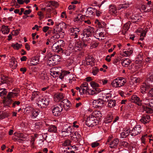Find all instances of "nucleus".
Returning <instances> with one entry per match:
<instances>
[{
    "mask_svg": "<svg viewBox=\"0 0 153 153\" xmlns=\"http://www.w3.org/2000/svg\"><path fill=\"white\" fill-rule=\"evenodd\" d=\"M90 85L93 88V89H94L96 88H98L100 86L98 84L93 81H92L90 82Z\"/></svg>",
    "mask_w": 153,
    "mask_h": 153,
    "instance_id": "nucleus-30",
    "label": "nucleus"
},
{
    "mask_svg": "<svg viewBox=\"0 0 153 153\" xmlns=\"http://www.w3.org/2000/svg\"><path fill=\"white\" fill-rule=\"evenodd\" d=\"M39 59L38 57H35L32 58L30 61V64L33 65H36L39 62Z\"/></svg>",
    "mask_w": 153,
    "mask_h": 153,
    "instance_id": "nucleus-17",
    "label": "nucleus"
},
{
    "mask_svg": "<svg viewBox=\"0 0 153 153\" xmlns=\"http://www.w3.org/2000/svg\"><path fill=\"white\" fill-rule=\"evenodd\" d=\"M25 109L26 111H31L32 112L33 109L31 107L28 106L26 107Z\"/></svg>",
    "mask_w": 153,
    "mask_h": 153,
    "instance_id": "nucleus-48",
    "label": "nucleus"
},
{
    "mask_svg": "<svg viewBox=\"0 0 153 153\" xmlns=\"http://www.w3.org/2000/svg\"><path fill=\"white\" fill-rule=\"evenodd\" d=\"M7 91L5 88H1L0 89V96L2 99H4L6 97Z\"/></svg>",
    "mask_w": 153,
    "mask_h": 153,
    "instance_id": "nucleus-12",
    "label": "nucleus"
},
{
    "mask_svg": "<svg viewBox=\"0 0 153 153\" xmlns=\"http://www.w3.org/2000/svg\"><path fill=\"white\" fill-rule=\"evenodd\" d=\"M63 41L62 40L59 39L58 40V53L59 52H63L62 48L64 45L63 43Z\"/></svg>",
    "mask_w": 153,
    "mask_h": 153,
    "instance_id": "nucleus-7",
    "label": "nucleus"
},
{
    "mask_svg": "<svg viewBox=\"0 0 153 153\" xmlns=\"http://www.w3.org/2000/svg\"><path fill=\"white\" fill-rule=\"evenodd\" d=\"M92 121V120H91L89 118H88L85 121V124L88 127H91V125L92 124L91 122Z\"/></svg>",
    "mask_w": 153,
    "mask_h": 153,
    "instance_id": "nucleus-35",
    "label": "nucleus"
},
{
    "mask_svg": "<svg viewBox=\"0 0 153 153\" xmlns=\"http://www.w3.org/2000/svg\"><path fill=\"white\" fill-rule=\"evenodd\" d=\"M131 101L137 104L139 106H140L141 105V100L139 97L135 95L132 96Z\"/></svg>",
    "mask_w": 153,
    "mask_h": 153,
    "instance_id": "nucleus-4",
    "label": "nucleus"
},
{
    "mask_svg": "<svg viewBox=\"0 0 153 153\" xmlns=\"http://www.w3.org/2000/svg\"><path fill=\"white\" fill-rule=\"evenodd\" d=\"M2 33L4 34H7L9 32V29L7 26L3 25L1 29Z\"/></svg>",
    "mask_w": 153,
    "mask_h": 153,
    "instance_id": "nucleus-20",
    "label": "nucleus"
},
{
    "mask_svg": "<svg viewBox=\"0 0 153 153\" xmlns=\"http://www.w3.org/2000/svg\"><path fill=\"white\" fill-rule=\"evenodd\" d=\"M147 100H148V102L146 103V105L148 106L151 107H153V99H147Z\"/></svg>",
    "mask_w": 153,
    "mask_h": 153,
    "instance_id": "nucleus-33",
    "label": "nucleus"
},
{
    "mask_svg": "<svg viewBox=\"0 0 153 153\" xmlns=\"http://www.w3.org/2000/svg\"><path fill=\"white\" fill-rule=\"evenodd\" d=\"M94 31V29L93 27H90L88 28H85L83 30L84 36L86 35V38L91 36Z\"/></svg>",
    "mask_w": 153,
    "mask_h": 153,
    "instance_id": "nucleus-2",
    "label": "nucleus"
},
{
    "mask_svg": "<svg viewBox=\"0 0 153 153\" xmlns=\"http://www.w3.org/2000/svg\"><path fill=\"white\" fill-rule=\"evenodd\" d=\"M148 96L151 97H153V88L149 90L148 94Z\"/></svg>",
    "mask_w": 153,
    "mask_h": 153,
    "instance_id": "nucleus-46",
    "label": "nucleus"
},
{
    "mask_svg": "<svg viewBox=\"0 0 153 153\" xmlns=\"http://www.w3.org/2000/svg\"><path fill=\"white\" fill-rule=\"evenodd\" d=\"M131 62V61L128 58L124 59L121 62L122 65L125 67H128L130 63Z\"/></svg>",
    "mask_w": 153,
    "mask_h": 153,
    "instance_id": "nucleus-10",
    "label": "nucleus"
},
{
    "mask_svg": "<svg viewBox=\"0 0 153 153\" xmlns=\"http://www.w3.org/2000/svg\"><path fill=\"white\" fill-rule=\"evenodd\" d=\"M12 82V81L11 79L8 76L4 75L1 78L0 84L1 85L4 83H6L7 84V85L9 86L10 85V84Z\"/></svg>",
    "mask_w": 153,
    "mask_h": 153,
    "instance_id": "nucleus-3",
    "label": "nucleus"
},
{
    "mask_svg": "<svg viewBox=\"0 0 153 153\" xmlns=\"http://www.w3.org/2000/svg\"><path fill=\"white\" fill-rule=\"evenodd\" d=\"M49 28V27L48 26H45L43 27V31L44 32H46Z\"/></svg>",
    "mask_w": 153,
    "mask_h": 153,
    "instance_id": "nucleus-53",
    "label": "nucleus"
},
{
    "mask_svg": "<svg viewBox=\"0 0 153 153\" xmlns=\"http://www.w3.org/2000/svg\"><path fill=\"white\" fill-rule=\"evenodd\" d=\"M95 11V14H96L97 16H99L100 15L101 13H100L99 11H98L97 9L96 11Z\"/></svg>",
    "mask_w": 153,
    "mask_h": 153,
    "instance_id": "nucleus-60",
    "label": "nucleus"
},
{
    "mask_svg": "<svg viewBox=\"0 0 153 153\" xmlns=\"http://www.w3.org/2000/svg\"><path fill=\"white\" fill-rule=\"evenodd\" d=\"M129 134L128 132H123L121 134V137L122 138H124L128 136Z\"/></svg>",
    "mask_w": 153,
    "mask_h": 153,
    "instance_id": "nucleus-42",
    "label": "nucleus"
},
{
    "mask_svg": "<svg viewBox=\"0 0 153 153\" xmlns=\"http://www.w3.org/2000/svg\"><path fill=\"white\" fill-rule=\"evenodd\" d=\"M10 65L12 68L15 69L17 66V62L14 59H12L11 60Z\"/></svg>",
    "mask_w": 153,
    "mask_h": 153,
    "instance_id": "nucleus-22",
    "label": "nucleus"
},
{
    "mask_svg": "<svg viewBox=\"0 0 153 153\" xmlns=\"http://www.w3.org/2000/svg\"><path fill=\"white\" fill-rule=\"evenodd\" d=\"M70 72H69L65 71H62V70H61V72L59 73L58 72V75L59 74V78L61 79H63L64 76L66 75L67 74H69Z\"/></svg>",
    "mask_w": 153,
    "mask_h": 153,
    "instance_id": "nucleus-19",
    "label": "nucleus"
},
{
    "mask_svg": "<svg viewBox=\"0 0 153 153\" xmlns=\"http://www.w3.org/2000/svg\"><path fill=\"white\" fill-rule=\"evenodd\" d=\"M38 15L40 16V19L43 18L44 17L43 13L41 11L38 12Z\"/></svg>",
    "mask_w": 153,
    "mask_h": 153,
    "instance_id": "nucleus-51",
    "label": "nucleus"
},
{
    "mask_svg": "<svg viewBox=\"0 0 153 153\" xmlns=\"http://www.w3.org/2000/svg\"><path fill=\"white\" fill-rule=\"evenodd\" d=\"M133 80V82H134L136 83H137L139 82L140 80L139 79L135 78Z\"/></svg>",
    "mask_w": 153,
    "mask_h": 153,
    "instance_id": "nucleus-54",
    "label": "nucleus"
},
{
    "mask_svg": "<svg viewBox=\"0 0 153 153\" xmlns=\"http://www.w3.org/2000/svg\"><path fill=\"white\" fill-rule=\"evenodd\" d=\"M141 122L144 124H146L149 122L150 120V117L149 115L143 116L140 120Z\"/></svg>",
    "mask_w": 153,
    "mask_h": 153,
    "instance_id": "nucleus-8",
    "label": "nucleus"
},
{
    "mask_svg": "<svg viewBox=\"0 0 153 153\" xmlns=\"http://www.w3.org/2000/svg\"><path fill=\"white\" fill-rule=\"evenodd\" d=\"M118 142L119 140L118 139H115L110 144V148H116L118 144Z\"/></svg>",
    "mask_w": 153,
    "mask_h": 153,
    "instance_id": "nucleus-11",
    "label": "nucleus"
},
{
    "mask_svg": "<svg viewBox=\"0 0 153 153\" xmlns=\"http://www.w3.org/2000/svg\"><path fill=\"white\" fill-rule=\"evenodd\" d=\"M109 12L111 14H116L117 13V9L114 6H111L109 8Z\"/></svg>",
    "mask_w": 153,
    "mask_h": 153,
    "instance_id": "nucleus-15",
    "label": "nucleus"
},
{
    "mask_svg": "<svg viewBox=\"0 0 153 153\" xmlns=\"http://www.w3.org/2000/svg\"><path fill=\"white\" fill-rule=\"evenodd\" d=\"M20 104V102L19 101H15L12 104V107L15 108L16 106V105H18Z\"/></svg>",
    "mask_w": 153,
    "mask_h": 153,
    "instance_id": "nucleus-44",
    "label": "nucleus"
},
{
    "mask_svg": "<svg viewBox=\"0 0 153 153\" xmlns=\"http://www.w3.org/2000/svg\"><path fill=\"white\" fill-rule=\"evenodd\" d=\"M55 38H56V37H55V36L53 37V38H51V39L54 40L53 42H54V44L52 46V48L53 50L55 52L57 50V45L56 44L57 39H55Z\"/></svg>",
    "mask_w": 153,
    "mask_h": 153,
    "instance_id": "nucleus-13",
    "label": "nucleus"
},
{
    "mask_svg": "<svg viewBox=\"0 0 153 153\" xmlns=\"http://www.w3.org/2000/svg\"><path fill=\"white\" fill-rule=\"evenodd\" d=\"M64 98V96L62 94L60 93L58 94V100L59 101H61V102H62L63 104L66 102H68V100H63Z\"/></svg>",
    "mask_w": 153,
    "mask_h": 153,
    "instance_id": "nucleus-14",
    "label": "nucleus"
},
{
    "mask_svg": "<svg viewBox=\"0 0 153 153\" xmlns=\"http://www.w3.org/2000/svg\"><path fill=\"white\" fill-rule=\"evenodd\" d=\"M57 5V2L52 1H49L48 2V4L47 5V6L50 7L51 6V5L55 7H56Z\"/></svg>",
    "mask_w": 153,
    "mask_h": 153,
    "instance_id": "nucleus-31",
    "label": "nucleus"
},
{
    "mask_svg": "<svg viewBox=\"0 0 153 153\" xmlns=\"http://www.w3.org/2000/svg\"><path fill=\"white\" fill-rule=\"evenodd\" d=\"M133 52V50L132 49L129 48L127 51H124V53L127 56H130L132 53Z\"/></svg>",
    "mask_w": 153,
    "mask_h": 153,
    "instance_id": "nucleus-36",
    "label": "nucleus"
},
{
    "mask_svg": "<svg viewBox=\"0 0 153 153\" xmlns=\"http://www.w3.org/2000/svg\"><path fill=\"white\" fill-rule=\"evenodd\" d=\"M147 79L148 80L152 82L153 81V73L150 74L148 76Z\"/></svg>",
    "mask_w": 153,
    "mask_h": 153,
    "instance_id": "nucleus-41",
    "label": "nucleus"
},
{
    "mask_svg": "<svg viewBox=\"0 0 153 153\" xmlns=\"http://www.w3.org/2000/svg\"><path fill=\"white\" fill-rule=\"evenodd\" d=\"M27 57L26 56H23L21 58V60L22 61H25L27 59Z\"/></svg>",
    "mask_w": 153,
    "mask_h": 153,
    "instance_id": "nucleus-59",
    "label": "nucleus"
},
{
    "mask_svg": "<svg viewBox=\"0 0 153 153\" xmlns=\"http://www.w3.org/2000/svg\"><path fill=\"white\" fill-rule=\"evenodd\" d=\"M99 69L97 67L94 68L93 70L92 73L94 75H96L99 72Z\"/></svg>",
    "mask_w": 153,
    "mask_h": 153,
    "instance_id": "nucleus-39",
    "label": "nucleus"
},
{
    "mask_svg": "<svg viewBox=\"0 0 153 153\" xmlns=\"http://www.w3.org/2000/svg\"><path fill=\"white\" fill-rule=\"evenodd\" d=\"M75 7L76 6L75 5H71L68 7V8L69 10H71L74 9Z\"/></svg>",
    "mask_w": 153,
    "mask_h": 153,
    "instance_id": "nucleus-61",
    "label": "nucleus"
},
{
    "mask_svg": "<svg viewBox=\"0 0 153 153\" xmlns=\"http://www.w3.org/2000/svg\"><path fill=\"white\" fill-rule=\"evenodd\" d=\"M25 47L27 51H29L30 50V46L27 43L25 44Z\"/></svg>",
    "mask_w": 153,
    "mask_h": 153,
    "instance_id": "nucleus-58",
    "label": "nucleus"
},
{
    "mask_svg": "<svg viewBox=\"0 0 153 153\" xmlns=\"http://www.w3.org/2000/svg\"><path fill=\"white\" fill-rule=\"evenodd\" d=\"M101 91V90L98 88H95L93 90H91L90 91H88V93L90 95H96L100 93Z\"/></svg>",
    "mask_w": 153,
    "mask_h": 153,
    "instance_id": "nucleus-9",
    "label": "nucleus"
},
{
    "mask_svg": "<svg viewBox=\"0 0 153 153\" xmlns=\"http://www.w3.org/2000/svg\"><path fill=\"white\" fill-rule=\"evenodd\" d=\"M52 108V112L53 115L55 116H57V107H53Z\"/></svg>",
    "mask_w": 153,
    "mask_h": 153,
    "instance_id": "nucleus-34",
    "label": "nucleus"
},
{
    "mask_svg": "<svg viewBox=\"0 0 153 153\" xmlns=\"http://www.w3.org/2000/svg\"><path fill=\"white\" fill-rule=\"evenodd\" d=\"M27 69L25 68H22L20 69V71L24 74L26 71Z\"/></svg>",
    "mask_w": 153,
    "mask_h": 153,
    "instance_id": "nucleus-55",
    "label": "nucleus"
},
{
    "mask_svg": "<svg viewBox=\"0 0 153 153\" xmlns=\"http://www.w3.org/2000/svg\"><path fill=\"white\" fill-rule=\"evenodd\" d=\"M45 99V98H44L42 96H41V95H40L39 98L36 101L38 102H41V103L42 102L43 100H44Z\"/></svg>",
    "mask_w": 153,
    "mask_h": 153,
    "instance_id": "nucleus-45",
    "label": "nucleus"
},
{
    "mask_svg": "<svg viewBox=\"0 0 153 153\" xmlns=\"http://www.w3.org/2000/svg\"><path fill=\"white\" fill-rule=\"evenodd\" d=\"M105 60L108 62H110L111 61V59L109 55H108L106 56V57L105 58Z\"/></svg>",
    "mask_w": 153,
    "mask_h": 153,
    "instance_id": "nucleus-56",
    "label": "nucleus"
},
{
    "mask_svg": "<svg viewBox=\"0 0 153 153\" xmlns=\"http://www.w3.org/2000/svg\"><path fill=\"white\" fill-rule=\"evenodd\" d=\"M18 94V92H10L8 93L7 95L8 96V97L12 98L17 96Z\"/></svg>",
    "mask_w": 153,
    "mask_h": 153,
    "instance_id": "nucleus-27",
    "label": "nucleus"
},
{
    "mask_svg": "<svg viewBox=\"0 0 153 153\" xmlns=\"http://www.w3.org/2000/svg\"><path fill=\"white\" fill-rule=\"evenodd\" d=\"M126 82L124 79L121 77L118 78L114 79L111 83V85L113 87H120L123 85Z\"/></svg>",
    "mask_w": 153,
    "mask_h": 153,
    "instance_id": "nucleus-1",
    "label": "nucleus"
},
{
    "mask_svg": "<svg viewBox=\"0 0 153 153\" xmlns=\"http://www.w3.org/2000/svg\"><path fill=\"white\" fill-rule=\"evenodd\" d=\"M116 101L115 100H111L108 103V106L109 107H112L115 106Z\"/></svg>",
    "mask_w": 153,
    "mask_h": 153,
    "instance_id": "nucleus-28",
    "label": "nucleus"
},
{
    "mask_svg": "<svg viewBox=\"0 0 153 153\" xmlns=\"http://www.w3.org/2000/svg\"><path fill=\"white\" fill-rule=\"evenodd\" d=\"M57 69L56 68H53L50 70V74L53 78H56L57 77Z\"/></svg>",
    "mask_w": 153,
    "mask_h": 153,
    "instance_id": "nucleus-6",
    "label": "nucleus"
},
{
    "mask_svg": "<svg viewBox=\"0 0 153 153\" xmlns=\"http://www.w3.org/2000/svg\"><path fill=\"white\" fill-rule=\"evenodd\" d=\"M72 128H71V126H69L68 128L67 129L66 132L68 133H69V132H71V131H72Z\"/></svg>",
    "mask_w": 153,
    "mask_h": 153,
    "instance_id": "nucleus-62",
    "label": "nucleus"
},
{
    "mask_svg": "<svg viewBox=\"0 0 153 153\" xmlns=\"http://www.w3.org/2000/svg\"><path fill=\"white\" fill-rule=\"evenodd\" d=\"M18 3L19 4H24L23 0H17Z\"/></svg>",
    "mask_w": 153,
    "mask_h": 153,
    "instance_id": "nucleus-57",
    "label": "nucleus"
},
{
    "mask_svg": "<svg viewBox=\"0 0 153 153\" xmlns=\"http://www.w3.org/2000/svg\"><path fill=\"white\" fill-rule=\"evenodd\" d=\"M57 130V127L53 125H51L48 127V131L51 132H56Z\"/></svg>",
    "mask_w": 153,
    "mask_h": 153,
    "instance_id": "nucleus-23",
    "label": "nucleus"
},
{
    "mask_svg": "<svg viewBox=\"0 0 153 153\" xmlns=\"http://www.w3.org/2000/svg\"><path fill=\"white\" fill-rule=\"evenodd\" d=\"M104 100H102V99H99L98 100H94L93 101V103H95L96 104L98 105L102 106L104 104Z\"/></svg>",
    "mask_w": 153,
    "mask_h": 153,
    "instance_id": "nucleus-24",
    "label": "nucleus"
},
{
    "mask_svg": "<svg viewBox=\"0 0 153 153\" xmlns=\"http://www.w3.org/2000/svg\"><path fill=\"white\" fill-rule=\"evenodd\" d=\"M42 104L43 105H48L49 104V100L48 99H47L45 98L44 100L42 103Z\"/></svg>",
    "mask_w": 153,
    "mask_h": 153,
    "instance_id": "nucleus-43",
    "label": "nucleus"
},
{
    "mask_svg": "<svg viewBox=\"0 0 153 153\" xmlns=\"http://www.w3.org/2000/svg\"><path fill=\"white\" fill-rule=\"evenodd\" d=\"M10 97H8V96L7 95L6 97L3 100V102H6L8 104H9L12 102V100Z\"/></svg>",
    "mask_w": 153,
    "mask_h": 153,
    "instance_id": "nucleus-26",
    "label": "nucleus"
},
{
    "mask_svg": "<svg viewBox=\"0 0 153 153\" xmlns=\"http://www.w3.org/2000/svg\"><path fill=\"white\" fill-rule=\"evenodd\" d=\"M31 10L29 9L28 10H25L23 13V14L25 15H27L30 14V13L31 12Z\"/></svg>",
    "mask_w": 153,
    "mask_h": 153,
    "instance_id": "nucleus-49",
    "label": "nucleus"
},
{
    "mask_svg": "<svg viewBox=\"0 0 153 153\" xmlns=\"http://www.w3.org/2000/svg\"><path fill=\"white\" fill-rule=\"evenodd\" d=\"M128 7V6H126V4H120L118 7V10H120L121 9H126Z\"/></svg>",
    "mask_w": 153,
    "mask_h": 153,
    "instance_id": "nucleus-40",
    "label": "nucleus"
},
{
    "mask_svg": "<svg viewBox=\"0 0 153 153\" xmlns=\"http://www.w3.org/2000/svg\"><path fill=\"white\" fill-rule=\"evenodd\" d=\"M141 88L144 91L145 93H146V91L149 90L150 87L149 85L145 84L144 85H142Z\"/></svg>",
    "mask_w": 153,
    "mask_h": 153,
    "instance_id": "nucleus-32",
    "label": "nucleus"
},
{
    "mask_svg": "<svg viewBox=\"0 0 153 153\" xmlns=\"http://www.w3.org/2000/svg\"><path fill=\"white\" fill-rule=\"evenodd\" d=\"M39 113L38 111L33 109L32 112L31 118L33 119L36 118L39 115Z\"/></svg>",
    "mask_w": 153,
    "mask_h": 153,
    "instance_id": "nucleus-21",
    "label": "nucleus"
},
{
    "mask_svg": "<svg viewBox=\"0 0 153 153\" xmlns=\"http://www.w3.org/2000/svg\"><path fill=\"white\" fill-rule=\"evenodd\" d=\"M99 145V143L97 142L92 143H91V146L92 148H94L97 147Z\"/></svg>",
    "mask_w": 153,
    "mask_h": 153,
    "instance_id": "nucleus-47",
    "label": "nucleus"
},
{
    "mask_svg": "<svg viewBox=\"0 0 153 153\" xmlns=\"http://www.w3.org/2000/svg\"><path fill=\"white\" fill-rule=\"evenodd\" d=\"M8 115L5 113H2L0 114V119H3L6 117H7Z\"/></svg>",
    "mask_w": 153,
    "mask_h": 153,
    "instance_id": "nucleus-37",
    "label": "nucleus"
},
{
    "mask_svg": "<svg viewBox=\"0 0 153 153\" xmlns=\"http://www.w3.org/2000/svg\"><path fill=\"white\" fill-rule=\"evenodd\" d=\"M61 24L60 23L59 24H58V35L59 36V37H58V38L59 37H60L61 38H62L63 37V35H64V33L63 32H62V33H61V30H62V29L61 28Z\"/></svg>",
    "mask_w": 153,
    "mask_h": 153,
    "instance_id": "nucleus-18",
    "label": "nucleus"
},
{
    "mask_svg": "<svg viewBox=\"0 0 153 153\" xmlns=\"http://www.w3.org/2000/svg\"><path fill=\"white\" fill-rule=\"evenodd\" d=\"M95 23L96 24H97L100 27H102V25H101V23L98 20H96L95 21ZM102 24H105V23L104 22H102Z\"/></svg>",
    "mask_w": 153,
    "mask_h": 153,
    "instance_id": "nucleus-50",
    "label": "nucleus"
},
{
    "mask_svg": "<svg viewBox=\"0 0 153 153\" xmlns=\"http://www.w3.org/2000/svg\"><path fill=\"white\" fill-rule=\"evenodd\" d=\"M80 31V29L79 28H73V32H75L76 33V32L78 33Z\"/></svg>",
    "mask_w": 153,
    "mask_h": 153,
    "instance_id": "nucleus-52",
    "label": "nucleus"
},
{
    "mask_svg": "<svg viewBox=\"0 0 153 153\" xmlns=\"http://www.w3.org/2000/svg\"><path fill=\"white\" fill-rule=\"evenodd\" d=\"M132 131L133 132H135L137 135L138 134H139L141 131V129H137V128H134L132 129Z\"/></svg>",
    "mask_w": 153,
    "mask_h": 153,
    "instance_id": "nucleus-38",
    "label": "nucleus"
},
{
    "mask_svg": "<svg viewBox=\"0 0 153 153\" xmlns=\"http://www.w3.org/2000/svg\"><path fill=\"white\" fill-rule=\"evenodd\" d=\"M64 153H75L73 151H68L66 150H65Z\"/></svg>",
    "mask_w": 153,
    "mask_h": 153,
    "instance_id": "nucleus-64",
    "label": "nucleus"
},
{
    "mask_svg": "<svg viewBox=\"0 0 153 153\" xmlns=\"http://www.w3.org/2000/svg\"><path fill=\"white\" fill-rule=\"evenodd\" d=\"M40 94H39L38 91H34L33 92L32 94V96L31 97V100L33 101L35 100L37 101V100L39 98Z\"/></svg>",
    "mask_w": 153,
    "mask_h": 153,
    "instance_id": "nucleus-5",
    "label": "nucleus"
},
{
    "mask_svg": "<svg viewBox=\"0 0 153 153\" xmlns=\"http://www.w3.org/2000/svg\"><path fill=\"white\" fill-rule=\"evenodd\" d=\"M11 46L13 47L14 49L18 50L21 48L22 46V44H19L18 43H16V44H12Z\"/></svg>",
    "mask_w": 153,
    "mask_h": 153,
    "instance_id": "nucleus-25",
    "label": "nucleus"
},
{
    "mask_svg": "<svg viewBox=\"0 0 153 153\" xmlns=\"http://www.w3.org/2000/svg\"><path fill=\"white\" fill-rule=\"evenodd\" d=\"M88 85V83L87 82H85L84 83H83L81 85V87H86Z\"/></svg>",
    "mask_w": 153,
    "mask_h": 153,
    "instance_id": "nucleus-63",
    "label": "nucleus"
},
{
    "mask_svg": "<svg viewBox=\"0 0 153 153\" xmlns=\"http://www.w3.org/2000/svg\"><path fill=\"white\" fill-rule=\"evenodd\" d=\"M130 25V23L127 22L123 26V28L125 30V32H126L129 29Z\"/></svg>",
    "mask_w": 153,
    "mask_h": 153,
    "instance_id": "nucleus-29",
    "label": "nucleus"
},
{
    "mask_svg": "<svg viewBox=\"0 0 153 153\" xmlns=\"http://www.w3.org/2000/svg\"><path fill=\"white\" fill-rule=\"evenodd\" d=\"M95 11H96V9L91 7H88L87 9L86 13L87 14L91 13L93 15L95 14Z\"/></svg>",
    "mask_w": 153,
    "mask_h": 153,
    "instance_id": "nucleus-16",
    "label": "nucleus"
}]
</instances>
